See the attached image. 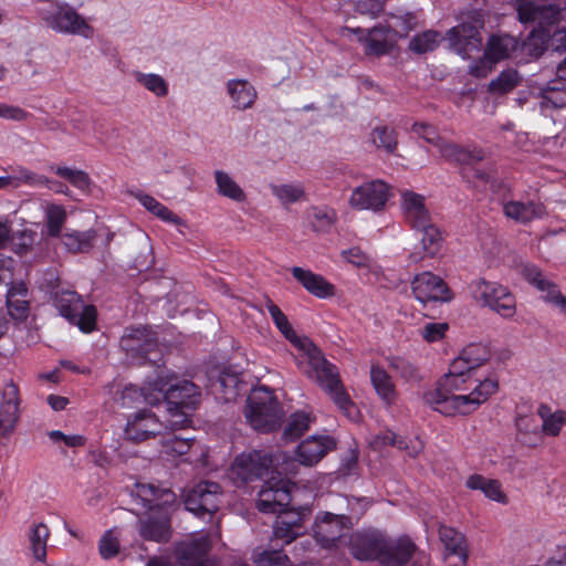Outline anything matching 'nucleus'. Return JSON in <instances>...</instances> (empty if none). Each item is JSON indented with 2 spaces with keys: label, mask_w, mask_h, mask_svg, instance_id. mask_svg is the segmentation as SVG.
Returning a JSON list of instances; mask_svg holds the SVG:
<instances>
[{
  "label": "nucleus",
  "mask_w": 566,
  "mask_h": 566,
  "mask_svg": "<svg viewBox=\"0 0 566 566\" xmlns=\"http://www.w3.org/2000/svg\"><path fill=\"white\" fill-rule=\"evenodd\" d=\"M349 518L344 514L325 513L314 525V537L323 547H331L349 528Z\"/></svg>",
  "instance_id": "6ab92c4d"
},
{
  "label": "nucleus",
  "mask_w": 566,
  "mask_h": 566,
  "mask_svg": "<svg viewBox=\"0 0 566 566\" xmlns=\"http://www.w3.org/2000/svg\"><path fill=\"white\" fill-rule=\"evenodd\" d=\"M165 423L150 410H140L128 419L124 434L133 442H143L163 432Z\"/></svg>",
  "instance_id": "dca6fc26"
},
{
  "label": "nucleus",
  "mask_w": 566,
  "mask_h": 566,
  "mask_svg": "<svg viewBox=\"0 0 566 566\" xmlns=\"http://www.w3.org/2000/svg\"><path fill=\"white\" fill-rule=\"evenodd\" d=\"M39 13L46 25L56 32L80 34L85 38H90L93 33L86 21L67 3L41 1Z\"/></svg>",
  "instance_id": "39448f33"
},
{
  "label": "nucleus",
  "mask_w": 566,
  "mask_h": 566,
  "mask_svg": "<svg viewBox=\"0 0 566 566\" xmlns=\"http://www.w3.org/2000/svg\"><path fill=\"white\" fill-rule=\"evenodd\" d=\"M221 488L211 481H201L187 494L186 509L196 515L212 514L220 505Z\"/></svg>",
  "instance_id": "4468645a"
},
{
  "label": "nucleus",
  "mask_w": 566,
  "mask_h": 566,
  "mask_svg": "<svg viewBox=\"0 0 566 566\" xmlns=\"http://www.w3.org/2000/svg\"><path fill=\"white\" fill-rule=\"evenodd\" d=\"M214 179L219 195L237 202H242L245 200L244 191L229 174L222 170H216Z\"/></svg>",
  "instance_id": "ea45409f"
},
{
  "label": "nucleus",
  "mask_w": 566,
  "mask_h": 566,
  "mask_svg": "<svg viewBox=\"0 0 566 566\" xmlns=\"http://www.w3.org/2000/svg\"><path fill=\"white\" fill-rule=\"evenodd\" d=\"M256 566H291L289 557L279 551L262 552L254 559Z\"/></svg>",
  "instance_id": "13d9d810"
},
{
  "label": "nucleus",
  "mask_w": 566,
  "mask_h": 566,
  "mask_svg": "<svg viewBox=\"0 0 566 566\" xmlns=\"http://www.w3.org/2000/svg\"><path fill=\"white\" fill-rule=\"evenodd\" d=\"M442 35L433 30L416 34L409 42V50L417 54H424L438 48Z\"/></svg>",
  "instance_id": "49530a36"
},
{
  "label": "nucleus",
  "mask_w": 566,
  "mask_h": 566,
  "mask_svg": "<svg viewBox=\"0 0 566 566\" xmlns=\"http://www.w3.org/2000/svg\"><path fill=\"white\" fill-rule=\"evenodd\" d=\"M411 290L416 300L423 304L431 301L444 302L451 298L444 281L431 272L417 274L411 281Z\"/></svg>",
  "instance_id": "f3484780"
},
{
  "label": "nucleus",
  "mask_w": 566,
  "mask_h": 566,
  "mask_svg": "<svg viewBox=\"0 0 566 566\" xmlns=\"http://www.w3.org/2000/svg\"><path fill=\"white\" fill-rule=\"evenodd\" d=\"M48 232L57 237L66 219V211L60 205H50L45 210Z\"/></svg>",
  "instance_id": "864d4df0"
},
{
  "label": "nucleus",
  "mask_w": 566,
  "mask_h": 566,
  "mask_svg": "<svg viewBox=\"0 0 566 566\" xmlns=\"http://www.w3.org/2000/svg\"><path fill=\"white\" fill-rule=\"evenodd\" d=\"M439 538L444 546L446 558L455 556L459 559L458 564L449 566H465L468 560V547L464 535L453 527L441 525L439 528Z\"/></svg>",
  "instance_id": "a878e982"
},
{
  "label": "nucleus",
  "mask_w": 566,
  "mask_h": 566,
  "mask_svg": "<svg viewBox=\"0 0 566 566\" xmlns=\"http://www.w3.org/2000/svg\"><path fill=\"white\" fill-rule=\"evenodd\" d=\"M401 208L406 221L412 229L423 227L431 221L424 197L411 190L401 191Z\"/></svg>",
  "instance_id": "4be33fe9"
},
{
  "label": "nucleus",
  "mask_w": 566,
  "mask_h": 566,
  "mask_svg": "<svg viewBox=\"0 0 566 566\" xmlns=\"http://www.w3.org/2000/svg\"><path fill=\"white\" fill-rule=\"evenodd\" d=\"M503 212L509 219L525 224L543 218L546 214V208L539 201L511 200L503 205Z\"/></svg>",
  "instance_id": "393cba45"
},
{
  "label": "nucleus",
  "mask_w": 566,
  "mask_h": 566,
  "mask_svg": "<svg viewBox=\"0 0 566 566\" xmlns=\"http://www.w3.org/2000/svg\"><path fill=\"white\" fill-rule=\"evenodd\" d=\"M472 293L482 306L489 307L504 318H511L516 313L514 295L500 283L476 280L472 283Z\"/></svg>",
  "instance_id": "0eeeda50"
},
{
  "label": "nucleus",
  "mask_w": 566,
  "mask_h": 566,
  "mask_svg": "<svg viewBox=\"0 0 566 566\" xmlns=\"http://www.w3.org/2000/svg\"><path fill=\"white\" fill-rule=\"evenodd\" d=\"M537 413L542 419V432L546 436L556 437L566 424V411L557 410L552 412L547 405H541Z\"/></svg>",
  "instance_id": "e433bc0d"
},
{
  "label": "nucleus",
  "mask_w": 566,
  "mask_h": 566,
  "mask_svg": "<svg viewBox=\"0 0 566 566\" xmlns=\"http://www.w3.org/2000/svg\"><path fill=\"white\" fill-rule=\"evenodd\" d=\"M158 374L155 378H148L144 388H138L135 385L124 387L120 394V405L124 408L137 407L140 402H146L150 406H156L163 401V389L158 387Z\"/></svg>",
  "instance_id": "a211bd4d"
},
{
  "label": "nucleus",
  "mask_w": 566,
  "mask_h": 566,
  "mask_svg": "<svg viewBox=\"0 0 566 566\" xmlns=\"http://www.w3.org/2000/svg\"><path fill=\"white\" fill-rule=\"evenodd\" d=\"M228 93L238 109L251 108L256 99L255 88L245 80H231L227 84Z\"/></svg>",
  "instance_id": "7c9ffc66"
},
{
  "label": "nucleus",
  "mask_w": 566,
  "mask_h": 566,
  "mask_svg": "<svg viewBox=\"0 0 566 566\" xmlns=\"http://www.w3.org/2000/svg\"><path fill=\"white\" fill-rule=\"evenodd\" d=\"M307 219L312 229L319 233H328L337 222V212L329 206H312L307 210Z\"/></svg>",
  "instance_id": "2f4dec72"
},
{
  "label": "nucleus",
  "mask_w": 566,
  "mask_h": 566,
  "mask_svg": "<svg viewBox=\"0 0 566 566\" xmlns=\"http://www.w3.org/2000/svg\"><path fill=\"white\" fill-rule=\"evenodd\" d=\"M276 464V455L273 458L266 451L253 450L239 454L230 468V474L233 480L241 482L261 479L269 473L273 464ZM279 473L277 468L275 467Z\"/></svg>",
  "instance_id": "1a4fd4ad"
},
{
  "label": "nucleus",
  "mask_w": 566,
  "mask_h": 566,
  "mask_svg": "<svg viewBox=\"0 0 566 566\" xmlns=\"http://www.w3.org/2000/svg\"><path fill=\"white\" fill-rule=\"evenodd\" d=\"M49 538L50 530L45 523L39 522L30 527L28 534L29 547L36 562L44 563L46 560V546Z\"/></svg>",
  "instance_id": "473e14b6"
},
{
  "label": "nucleus",
  "mask_w": 566,
  "mask_h": 566,
  "mask_svg": "<svg viewBox=\"0 0 566 566\" xmlns=\"http://www.w3.org/2000/svg\"><path fill=\"white\" fill-rule=\"evenodd\" d=\"M436 145L439 148L441 156L447 160L460 163L461 160H464L465 156H468L463 148L443 139H437Z\"/></svg>",
  "instance_id": "bf43d9fd"
},
{
  "label": "nucleus",
  "mask_w": 566,
  "mask_h": 566,
  "mask_svg": "<svg viewBox=\"0 0 566 566\" xmlns=\"http://www.w3.org/2000/svg\"><path fill=\"white\" fill-rule=\"evenodd\" d=\"M99 554L104 559L116 556L119 552V541L114 530L107 531L99 541Z\"/></svg>",
  "instance_id": "4d7b16f0"
},
{
  "label": "nucleus",
  "mask_w": 566,
  "mask_h": 566,
  "mask_svg": "<svg viewBox=\"0 0 566 566\" xmlns=\"http://www.w3.org/2000/svg\"><path fill=\"white\" fill-rule=\"evenodd\" d=\"M311 419L305 412H295L290 417L287 426L284 430V437L289 440H294L307 431Z\"/></svg>",
  "instance_id": "5fc2aeb1"
},
{
  "label": "nucleus",
  "mask_w": 566,
  "mask_h": 566,
  "mask_svg": "<svg viewBox=\"0 0 566 566\" xmlns=\"http://www.w3.org/2000/svg\"><path fill=\"white\" fill-rule=\"evenodd\" d=\"M55 174L66 179L75 188L83 191L88 190L92 184L88 174L81 169L59 166L55 169Z\"/></svg>",
  "instance_id": "3c124183"
},
{
  "label": "nucleus",
  "mask_w": 566,
  "mask_h": 566,
  "mask_svg": "<svg viewBox=\"0 0 566 566\" xmlns=\"http://www.w3.org/2000/svg\"><path fill=\"white\" fill-rule=\"evenodd\" d=\"M291 273L310 294L318 298H327L335 295V286L321 274L300 266L292 268Z\"/></svg>",
  "instance_id": "b1692460"
},
{
  "label": "nucleus",
  "mask_w": 566,
  "mask_h": 566,
  "mask_svg": "<svg viewBox=\"0 0 566 566\" xmlns=\"http://www.w3.org/2000/svg\"><path fill=\"white\" fill-rule=\"evenodd\" d=\"M190 438H180L174 436L164 443L165 452L169 455H181L188 452L190 448Z\"/></svg>",
  "instance_id": "0e129e2a"
},
{
  "label": "nucleus",
  "mask_w": 566,
  "mask_h": 566,
  "mask_svg": "<svg viewBox=\"0 0 566 566\" xmlns=\"http://www.w3.org/2000/svg\"><path fill=\"white\" fill-rule=\"evenodd\" d=\"M17 172L18 175L13 176V188L19 187L22 184L31 187H50L49 185L51 184V179L43 175L33 172L24 167H19Z\"/></svg>",
  "instance_id": "6e6d98bb"
},
{
  "label": "nucleus",
  "mask_w": 566,
  "mask_h": 566,
  "mask_svg": "<svg viewBox=\"0 0 566 566\" xmlns=\"http://www.w3.org/2000/svg\"><path fill=\"white\" fill-rule=\"evenodd\" d=\"M137 530L145 541L167 542L170 538V524L166 511L145 513L138 521Z\"/></svg>",
  "instance_id": "412c9836"
},
{
  "label": "nucleus",
  "mask_w": 566,
  "mask_h": 566,
  "mask_svg": "<svg viewBox=\"0 0 566 566\" xmlns=\"http://www.w3.org/2000/svg\"><path fill=\"white\" fill-rule=\"evenodd\" d=\"M370 382L377 396L387 405L395 402L397 397L396 385L391 376L379 365L370 367Z\"/></svg>",
  "instance_id": "c756f323"
},
{
  "label": "nucleus",
  "mask_w": 566,
  "mask_h": 566,
  "mask_svg": "<svg viewBox=\"0 0 566 566\" xmlns=\"http://www.w3.org/2000/svg\"><path fill=\"white\" fill-rule=\"evenodd\" d=\"M516 44V40L512 36L492 35L486 43L483 56L470 65V73L478 77L486 76L495 63L510 56Z\"/></svg>",
  "instance_id": "f8f14e48"
},
{
  "label": "nucleus",
  "mask_w": 566,
  "mask_h": 566,
  "mask_svg": "<svg viewBox=\"0 0 566 566\" xmlns=\"http://www.w3.org/2000/svg\"><path fill=\"white\" fill-rule=\"evenodd\" d=\"M520 274L538 292H545V290L554 291V282L549 280L539 268L534 264L525 263L520 265Z\"/></svg>",
  "instance_id": "a18cd8bd"
},
{
  "label": "nucleus",
  "mask_w": 566,
  "mask_h": 566,
  "mask_svg": "<svg viewBox=\"0 0 566 566\" xmlns=\"http://www.w3.org/2000/svg\"><path fill=\"white\" fill-rule=\"evenodd\" d=\"M218 384L222 390L223 399L231 401L237 398L242 386L239 374L231 369H224L220 373Z\"/></svg>",
  "instance_id": "09e8293b"
},
{
  "label": "nucleus",
  "mask_w": 566,
  "mask_h": 566,
  "mask_svg": "<svg viewBox=\"0 0 566 566\" xmlns=\"http://www.w3.org/2000/svg\"><path fill=\"white\" fill-rule=\"evenodd\" d=\"M269 314L282 335L307 358L310 378L314 379L348 417H354L356 408L348 394L344 390L339 373L322 352L305 336H298L290 324L287 316L271 300H266Z\"/></svg>",
  "instance_id": "f03ea898"
},
{
  "label": "nucleus",
  "mask_w": 566,
  "mask_h": 566,
  "mask_svg": "<svg viewBox=\"0 0 566 566\" xmlns=\"http://www.w3.org/2000/svg\"><path fill=\"white\" fill-rule=\"evenodd\" d=\"M416 552V545L406 537L399 538L394 544L385 542L381 564L388 566H401L409 562Z\"/></svg>",
  "instance_id": "c85d7f7f"
},
{
  "label": "nucleus",
  "mask_w": 566,
  "mask_h": 566,
  "mask_svg": "<svg viewBox=\"0 0 566 566\" xmlns=\"http://www.w3.org/2000/svg\"><path fill=\"white\" fill-rule=\"evenodd\" d=\"M343 258L357 268H368L370 259L359 248H352L342 252Z\"/></svg>",
  "instance_id": "774afa93"
},
{
  "label": "nucleus",
  "mask_w": 566,
  "mask_h": 566,
  "mask_svg": "<svg viewBox=\"0 0 566 566\" xmlns=\"http://www.w3.org/2000/svg\"><path fill=\"white\" fill-rule=\"evenodd\" d=\"M181 406H168L169 419L164 428H170L172 430L182 429L190 422L188 415L182 411Z\"/></svg>",
  "instance_id": "e2e57ef3"
},
{
  "label": "nucleus",
  "mask_w": 566,
  "mask_h": 566,
  "mask_svg": "<svg viewBox=\"0 0 566 566\" xmlns=\"http://www.w3.org/2000/svg\"><path fill=\"white\" fill-rule=\"evenodd\" d=\"M371 446L376 449L394 446L398 449L406 450L411 457L417 455L422 449V443L418 439L409 441L408 443L405 438L398 437L395 432L389 430L376 434L371 440Z\"/></svg>",
  "instance_id": "72a5a7b5"
},
{
  "label": "nucleus",
  "mask_w": 566,
  "mask_h": 566,
  "mask_svg": "<svg viewBox=\"0 0 566 566\" xmlns=\"http://www.w3.org/2000/svg\"><path fill=\"white\" fill-rule=\"evenodd\" d=\"M481 27L473 22H465L451 28L447 32L450 46L462 57H470L472 53L479 52L483 43Z\"/></svg>",
  "instance_id": "2eb2a0df"
},
{
  "label": "nucleus",
  "mask_w": 566,
  "mask_h": 566,
  "mask_svg": "<svg viewBox=\"0 0 566 566\" xmlns=\"http://www.w3.org/2000/svg\"><path fill=\"white\" fill-rule=\"evenodd\" d=\"M415 230L422 233L420 241L423 252L429 256L436 255L442 242L440 230L431 221L427 222L423 227L415 228Z\"/></svg>",
  "instance_id": "37998d69"
},
{
  "label": "nucleus",
  "mask_w": 566,
  "mask_h": 566,
  "mask_svg": "<svg viewBox=\"0 0 566 566\" xmlns=\"http://www.w3.org/2000/svg\"><path fill=\"white\" fill-rule=\"evenodd\" d=\"M95 232L92 230L78 232L72 231L63 235V244L65 248L73 252H86L93 247Z\"/></svg>",
  "instance_id": "c03bdc74"
},
{
  "label": "nucleus",
  "mask_w": 566,
  "mask_h": 566,
  "mask_svg": "<svg viewBox=\"0 0 566 566\" xmlns=\"http://www.w3.org/2000/svg\"><path fill=\"white\" fill-rule=\"evenodd\" d=\"M448 329L446 323H428L420 329V335L429 343L438 342L444 337Z\"/></svg>",
  "instance_id": "69168bd1"
},
{
  "label": "nucleus",
  "mask_w": 566,
  "mask_h": 566,
  "mask_svg": "<svg viewBox=\"0 0 566 566\" xmlns=\"http://www.w3.org/2000/svg\"><path fill=\"white\" fill-rule=\"evenodd\" d=\"M517 437L526 446H536L541 439L537 421L531 416H518L515 421Z\"/></svg>",
  "instance_id": "a19ab883"
},
{
  "label": "nucleus",
  "mask_w": 566,
  "mask_h": 566,
  "mask_svg": "<svg viewBox=\"0 0 566 566\" xmlns=\"http://www.w3.org/2000/svg\"><path fill=\"white\" fill-rule=\"evenodd\" d=\"M390 197V187L385 181L375 179L354 188L348 203L355 210L380 212Z\"/></svg>",
  "instance_id": "9d476101"
},
{
  "label": "nucleus",
  "mask_w": 566,
  "mask_h": 566,
  "mask_svg": "<svg viewBox=\"0 0 566 566\" xmlns=\"http://www.w3.org/2000/svg\"><path fill=\"white\" fill-rule=\"evenodd\" d=\"M135 81L153 93L157 97H165L168 95V83L166 80L155 73H143L140 71L133 72Z\"/></svg>",
  "instance_id": "79ce46f5"
},
{
  "label": "nucleus",
  "mask_w": 566,
  "mask_h": 566,
  "mask_svg": "<svg viewBox=\"0 0 566 566\" xmlns=\"http://www.w3.org/2000/svg\"><path fill=\"white\" fill-rule=\"evenodd\" d=\"M499 389L495 378L473 381L469 373L460 368L453 371V363L449 371L437 384L434 389L423 395L424 402L443 416L469 415L475 411Z\"/></svg>",
  "instance_id": "f257e3e1"
},
{
  "label": "nucleus",
  "mask_w": 566,
  "mask_h": 566,
  "mask_svg": "<svg viewBox=\"0 0 566 566\" xmlns=\"http://www.w3.org/2000/svg\"><path fill=\"white\" fill-rule=\"evenodd\" d=\"M551 290H545V292H539L541 293V298L553 305L554 307H556L559 313L566 315V296L562 294V292L559 291L558 286L554 283V291H552V294H551Z\"/></svg>",
  "instance_id": "338daca9"
},
{
  "label": "nucleus",
  "mask_w": 566,
  "mask_h": 566,
  "mask_svg": "<svg viewBox=\"0 0 566 566\" xmlns=\"http://www.w3.org/2000/svg\"><path fill=\"white\" fill-rule=\"evenodd\" d=\"M491 353L483 344H470L460 355L453 359V371L459 373L463 368L467 373L482 366L490 359Z\"/></svg>",
  "instance_id": "cd10ccee"
},
{
  "label": "nucleus",
  "mask_w": 566,
  "mask_h": 566,
  "mask_svg": "<svg viewBox=\"0 0 566 566\" xmlns=\"http://www.w3.org/2000/svg\"><path fill=\"white\" fill-rule=\"evenodd\" d=\"M172 378L175 375L167 369L158 371V387H165L163 400H166L168 406L195 408L200 399L198 387L188 380L172 382Z\"/></svg>",
  "instance_id": "9b49d317"
},
{
  "label": "nucleus",
  "mask_w": 566,
  "mask_h": 566,
  "mask_svg": "<svg viewBox=\"0 0 566 566\" xmlns=\"http://www.w3.org/2000/svg\"><path fill=\"white\" fill-rule=\"evenodd\" d=\"M518 83V73L515 70H505L495 80L491 81L489 90L492 93L505 94L516 87Z\"/></svg>",
  "instance_id": "603ef678"
},
{
  "label": "nucleus",
  "mask_w": 566,
  "mask_h": 566,
  "mask_svg": "<svg viewBox=\"0 0 566 566\" xmlns=\"http://www.w3.org/2000/svg\"><path fill=\"white\" fill-rule=\"evenodd\" d=\"M294 484L289 479L266 481L259 492L258 509L263 513H281L274 523V536L290 544L303 534V514L297 511H284L291 502Z\"/></svg>",
  "instance_id": "7ed1b4c3"
},
{
  "label": "nucleus",
  "mask_w": 566,
  "mask_h": 566,
  "mask_svg": "<svg viewBox=\"0 0 566 566\" xmlns=\"http://www.w3.org/2000/svg\"><path fill=\"white\" fill-rule=\"evenodd\" d=\"M0 426L6 430H12L18 419V402L15 400H7L1 408Z\"/></svg>",
  "instance_id": "052dcab7"
},
{
  "label": "nucleus",
  "mask_w": 566,
  "mask_h": 566,
  "mask_svg": "<svg viewBox=\"0 0 566 566\" xmlns=\"http://www.w3.org/2000/svg\"><path fill=\"white\" fill-rule=\"evenodd\" d=\"M333 448L334 442L332 439L313 436L298 444L295 451V458L285 453L276 454L279 474L294 476L297 473V463L305 467H313Z\"/></svg>",
  "instance_id": "423d86ee"
},
{
  "label": "nucleus",
  "mask_w": 566,
  "mask_h": 566,
  "mask_svg": "<svg viewBox=\"0 0 566 566\" xmlns=\"http://www.w3.org/2000/svg\"><path fill=\"white\" fill-rule=\"evenodd\" d=\"M244 415L253 429L270 432L280 427L283 411L274 392L259 386L249 395Z\"/></svg>",
  "instance_id": "20e7f679"
},
{
  "label": "nucleus",
  "mask_w": 566,
  "mask_h": 566,
  "mask_svg": "<svg viewBox=\"0 0 566 566\" xmlns=\"http://www.w3.org/2000/svg\"><path fill=\"white\" fill-rule=\"evenodd\" d=\"M25 296L27 287L22 283L11 286L7 292L8 312L14 319H23L28 315L29 303Z\"/></svg>",
  "instance_id": "c9c22d12"
},
{
  "label": "nucleus",
  "mask_w": 566,
  "mask_h": 566,
  "mask_svg": "<svg viewBox=\"0 0 566 566\" xmlns=\"http://www.w3.org/2000/svg\"><path fill=\"white\" fill-rule=\"evenodd\" d=\"M542 105L546 107H563L566 105V92L557 87H547L543 91Z\"/></svg>",
  "instance_id": "680f3d73"
},
{
  "label": "nucleus",
  "mask_w": 566,
  "mask_h": 566,
  "mask_svg": "<svg viewBox=\"0 0 566 566\" xmlns=\"http://www.w3.org/2000/svg\"><path fill=\"white\" fill-rule=\"evenodd\" d=\"M120 347L133 358L144 361H156L158 353L157 338L146 327L126 329L120 338Z\"/></svg>",
  "instance_id": "ddd939ff"
},
{
  "label": "nucleus",
  "mask_w": 566,
  "mask_h": 566,
  "mask_svg": "<svg viewBox=\"0 0 566 566\" xmlns=\"http://www.w3.org/2000/svg\"><path fill=\"white\" fill-rule=\"evenodd\" d=\"M389 367L395 370L401 379L409 384H417L421 375L417 366L403 357L392 356L388 359Z\"/></svg>",
  "instance_id": "de8ad7c7"
},
{
  "label": "nucleus",
  "mask_w": 566,
  "mask_h": 566,
  "mask_svg": "<svg viewBox=\"0 0 566 566\" xmlns=\"http://www.w3.org/2000/svg\"><path fill=\"white\" fill-rule=\"evenodd\" d=\"M270 189L284 207L306 199L304 186L300 182L270 185Z\"/></svg>",
  "instance_id": "4c0bfd02"
},
{
  "label": "nucleus",
  "mask_w": 566,
  "mask_h": 566,
  "mask_svg": "<svg viewBox=\"0 0 566 566\" xmlns=\"http://www.w3.org/2000/svg\"><path fill=\"white\" fill-rule=\"evenodd\" d=\"M386 539L380 533H356L350 538V551L359 560L376 559L381 563Z\"/></svg>",
  "instance_id": "aec40b11"
},
{
  "label": "nucleus",
  "mask_w": 566,
  "mask_h": 566,
  "mask_svg": "<svg viewBox=\"0 0 566 566\" xmlns=\"http://www.w3.org/2000/svg\"><path fill=\"white\" fill-rule=\"evenodd\" d=\"M55 307L59 313L80 327L81 331L90 333L96 324V310L92 305H84L81 296L71 291H63L55 295Z\"/></svg>",
  "instance_id": "6e6552de"
},
{
  "label": "nucleus",
  "mask_w": 566,
  "mask_h": 566,
  "mask_svg": "<svg viewBox=\"0 0 566 566\" xmlns=\"http://www.w3.org/2000/svg\"><path fill=\"white\" fill-rule=\"evenodd\" d=\"M467 488L480 490L483 494L495 502L506 503L507 499L497 480L486 479L480 474L470 475L465 482Z\"/></svg>",
  "instance_id": "f704fd0d"
},
{
  "label": "nucleus",
  "mask_w": 566,
  "mask_h": 566,
  "mask_svg": "<svg viewBox=\"0 0 566 566\" xmlns=\"http://www.w3.org/2000/svg\"><path fill=\"white\" fill-rule=\"evenodd\" d=\"M370 138L377 148H382L387 153H394L398 145L395 130L386 126L375 127L370 134Z\"/></svg>",
  "instance_id": "8fccbe9b"
},
{
  "label": "nucleus",
  "mask_w": 566,
  "mask_h": 566,
  "mask_svg": "<svg viewBox=\"0 0 566 566\" xmlns=\"http://www.w3.org/2000/svg\"><path fill=\"white\" fill-rule=\"evenodd\" d=\"M135 494L140 500L143 506L149 512L165 511V507L171 505L176 501V495L169 489L157 488L150 483H137L135 485Z\"/></svg>",
  "instance_id": "5701e85b"
},
{
  "label": "nucleus",
  "mask_w": 566,
  "mask_h": 566,
  "mask_svg": "<svg viewBox=\"0 0 566 566\" xmlns=\"http://www.w3.org/2000/svg\"><path fill=\"white\" fill-rule=\"evenodd\" d=\"M208 536L187 543L180 551L179 559L182 566H216L214 562L205 556L210 551Z\"/></svg>",
  "instance_id": "bb28decb"
},
{
  "label": "nucleus",
  "mask_w": 566,
  "mask_h": 566,
  "mask_svg": "<svg viewBox=\"0 0 566 566\" xmlns=\"http://www.w3.org/2000/svg\"><path fill=\"white\" fill-rule=\"evenodd\" d=\"M388 33L389 30L385 27H375L369 30L367 36L364 38L366 53L382 55L389 52L391 42L388 39Z\"/></svg>",
  "instance_id": "58836bf2"
}]
</instances>
